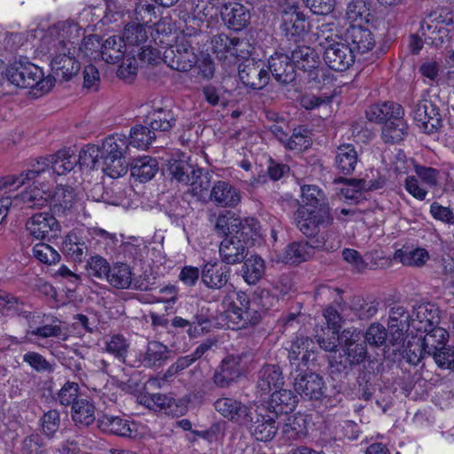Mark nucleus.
I'll return each mask as SVG.
<instances>
[{
    "mask_svg": "<svg viewBox=\"0 0 454 454\" xmlns=\"http://www.w3.org/2000/svg\"><path fill=\"white\" fill-rule=\"evenodd\" d=\"M176 115L170 109L157 108L151 114L150 127L155 131L167 132L176 125Z\"/></svg>",
    "mask_w": 454,
    "mask_h": 454,
    "instance_id": "obj_49",
    "label": "nucleus"
},
{
    "mask_svg": "<svg viewBox=\"0 0 454 454\" xmlns=\"http://www.w3.org/2000/svg\"><path fill=\"white\" fill-rule=\"evenodd\" d=\"M98 424L101 430L119 436H130L132 433L129 421L120 417L106 415L98 419Z\"/></svg>",
    "mask_w": 454,
    "mask_h": 454,
    "instance_id": "obj_46",
    "label": "nucleus"
},
{
    "mask_svg": "<svg viewBox=\"0 0 454 454\" xmlns=\"http://www.w3.org/2000/svg\"><path fill=\"white\" fill-rule=\"evenodd\" d=\"M344 39L356 56L367 53L375 46L372 31L361 25H350L344 33Z\"/></svg>",
    "mask_w": 454,
    "mask_h": 454,
    "instance_id": "obj_18",
    "label": "nucleus"
},
{
    "mask_svg": "<svg viewBox=\"0 0 454 454\" xmlns=\"http://www.w3.org/2000/svg\"><path fill=\"white\" fill-rule=\"evenodd\" d=\"M411 325L417 331L427 332L437 327L440 323L439 308L433 303H420L413 308Z\"/></svg>",
    "mask_w": 454,
    "mask_h": 454,
    "instance_id": "obj_24",
    "label": "nucleus"
},
{
    "mask_svg": "<svg viewBox=\"0 0 454 454\" xmlns=\"http://www.w3.org/2000/svg\"><path fill=\"white\" fill-rule=\"evenodd\" d=\"M294 386L297 393L310 400H320L325 395L324 380L314 372L296 378Z\"/></svg>",
    "mask_w": 454,
    "mask_h": 454,
    "instance_id": "obj_27",
    "label": "nucleus"
},
{
    "mask_svg": "<svg viewBox=\"0 0 454 454\" xmlns=\"http://www.w3.org/2000/svg\"><path fill=\"white\" fill-rule=\"evenodd\" d=\"M268 72L281 84L293 82L297 75L296 67L287 51L285 52L276 51L268 59Z\"/></svg>",
    "mask_w": 454,
    "mask_h": 454,
    "instance_id": "obj_16",
    "label": "nucleus"
},
{
    "mask_svg": "<svg viewBox=\"0 0 454 454\" xmlns=\"http://www.w3.org/2000/svg\"><path fill=\"white\" fill-rule=\"evenodd\" d=\"M51 159L48 157H41L35 163L32 164L31 168L20 175H12L15 179L14 190L17 191L21 186H26L21 194L15 195L12 199H44L45 192L35 185V179L50 168Z\"/></svg>",
    "mask_w": 454,
    "mask_h": 454,
    "instance_id": "obj_11",
    "label": "nucleus"
},
{
    "mask_svg": "<svg viewBox=\"0 0 454 454\" xmlns=\"http://www.w3.org/2000/svg\"><path fill=\"white\" fill-rule=\"evenodd\" d=\"M412 317L403 305L395 304L389 310V331H393V328L397 325L402 328H410Z\"/></svg>",
    "mask_w": 454,
    "mask_h": 454,
    "instance_id": "obj_58",
    "label": "nucleus"
},
{
    "mask_svg": "<svg viewBox=\"0 0 454 454\" xmlns=\"http://www.w3.org/2000/svg\"><path fill=\"white\" fill-rule=\"evenodd\" d=\"M239 77L246 87L253 90L263 89L270 81L267 67L262 60L248 59L240 64Z\"/></svg>",
    "mask_w": 454,
    "mask_h": 454,
    "instance_id": "obj_15",
    "label": "nucleus"
},
{
    "mask_svg": "<svg viewBox=\"0 0 454 454\" xmlns=\"http://www.w3.org/2000/svg\"><path fill=\"white\" fill-rule=\"evenodd\" d=\"M295 215L297 228L307 238L320 236V227L329 226L333 220L325 200H307L299 205Z\"/></svg>",
    "mask_w": 454,
    "mask_h": 454,
    "instance_id": "obj_3",
    "label": "nucleus"
},
{
    "mask_svg": "<svg viewBox=\"0 0 454 454\" xmlns=\"http://www.w3.org/2000/svg\"><path fill=\"white\" fill-rule=\"evenodd\" d=\"M363 337L366 345L380 348L387 342V332L382 325L374 323L368 327L365 333H363Z\"/></svg>",
    "mask_w": 454,
    "mask_h": 454,
    "instance_id": "obj_59",
    "label": "nucleus"
},
{
    "mask_svg": "<svg viewBox=\"0 0 454 454\" xmlns=\"http://www.w3.org/2000/svg\"><path fill=\"white\" fill-rule=\"evenodd\" d=\"M96 407L86 398H81L71 407V418L78 427H88L96 420Z\"/></svg>",
    "mask_w": 454,
    "mask_h": 454,
    "instance_id": "obj_32",
    "label": "nucleus"
},
{
    "mask_svg": "<svg viewBox=\"0 0 454 454\" xmlns=\"http://www.w3.org/2000/svg\"><path fill=\"white\" fill-rule=\"evenodd\" d=\"M242 262L241 275L245 282L248 285L257 284L265 273L264 260L257 254H253Z\"/></svg>",
    "mask_w": 454,
    "mask_h": 454,
    "instance_id": "obj_38",
    "label": "nucleus"
},
{
    "mask_svg": "<svg viewBox=\"0 0 454 454\" xmlns=\"http://www.w3.org/2000/svg\"><path fill=\"white\" fill-rule=\"evenodd\" d=\"M350 309L359 319L365 320L372 317L378 311L376 301H366L362 296L356 295L350 300Z\"/></svg>",
    "mask_w": 454,
    "mask_h": 454,
    "instance_id": "obj_55",
    "label": "nucleus"
},
{
    "mask_svg": "<svg viewBox=\"0 0 454 454\" xmlns=\"http://www.w3.org/2000/svg\"><path fill=\"white\" fill-rule=\"evenodd\" d=\"M240 237L231 234L228 231L226 237L221 241L219 246V254L222 262L227 265L238 264L247 258L248 254V247Z\"/></svg>",
    "mask_w": 454,
    "mask_h": 454,
    "instance_id": "obj_17",
    "label": "nucleus"
},
{
    "mask_svg": "<svg viewBox=\"0 0 454 454\" xmlns=\"http://www.w3.org/2000/svg\"><path fill=\"white\" fill-rule=\"evenodd\" d=\"M219 262L205 263L201 270V281L209 289L221 290L226 286L231 278V269Z\"/></svg>",
    "mask_w": 454,
    "mask_h": 454,
    "instance_id": "obj_21",
    "label": "nucleus"
},
{
    "mask_svg": "<svg viewBox=\"0 0 454 454\" xmlns=\"http://www.w3.org/2000/svg\"><path fill=\"white\" fill-rule=\"evenodd\" d=\"M262 319V313L257 309L256 303H252L251 306L245 308L240 312H235L234 317H231L239 328H246L248 325H255Z\"/></svg>",
    "mask_w": 454,
    "mask_h": 454,
    "instance_id": "obj_53",
    "label": "nucleus"
},
{
    "mask_svg": "<svg viewBox=\"0 0 454 454\" xmlns=\"http://www.w3.org/2000/svg\"><path fill=\"white\" fill-rule=\"evenodd\" d=\"M297 403V395L292 390L279 388L271 394L265 412L279 419L282 415L286 416L294 411Z\"/></svg>",
    "mask_w": 454,
    "mask_h": 454,
    "instance_id": "obj_23",
    "label": "nucleus"
},
{
    "mask_svg": "<svg viewBox=\"0 0 454 454\" xmlns=\"http://www.w3.org/2000/svg\"><path fill=\"white\" fill-rule=\"evenodd\" d=\"M231 234L240 237L247 246H254L255 242L262 237L260 223L254 218H245L228 227Z\"/></svg>",
    "mask_w": 454,
    "mask_h": 454,
    "instance_id": "obj_29",
    "label": "nucleus"
},
{
    "mask_svg": "<svg viewBox=\"0 0 454 454\" xmlns=\"http://www.w3.org/2000/svg\"><path fill=\"white\" fill-rule=\"evenodd\" d=\"M341 352L330 362L331 373L346 379L353 368L370 359L363 332L356 328L345 329L340 334Z\"/></svg>",
    "mask_w": 454,
    "mask_h": 454,
    "instance_id": "obj_2",
    "label": "nucleus"
},
{
    "mask_svg": "<svg viewBox=\"0 0 454 454\" xmlns=\"http://www.w3.org/2000/svg\"><path fill=\"white\" fill-rule=\"evenodd\" d=\"M282 51H287L296 67L301 72L309 83L319 84L328 78L329 71L323 66L317 51L309 46L297 44L284 46Z\"/></svg>",
    "mask_w": 454,
    "mask_h": 454,
    "instance_id": "obj_5",
    "label": "nucleus"
},
{
    "mask_svg": "<svg viewBox=\"0 0 454 454\" xmlns=\"http://www.w3.org/2000/svg\"><path fill=\"white\" fill-rule=\"evenodd\" d=\"M100 149V155H129V143L128 137L123 134H114L108 136L102 142Z\"/></svg>",
    "mask_w": 454,
    "mask_h": 454,
    "instance_id": "obj_42",
    "label": "nucleus"
},
{
    "mask_svg": "<svg viewBox=\"0 0 454 454\" xmlns=\"http://www.w3.org/2000/svg\"><path fill=\"white\" fill-rule=\"evenodd\" d=\"M285 421L282 434L287 440L293 441L306 435L305 419L302 416H288Z\"/></svg>",
    "mask_w": 454,
    "mask_h": 454,
    "instance_id": "obj_52",
    "label": "nucleus"
},
{
    "mask_svg": "<svg viewBox=\"0 0 454 454\" xmlns=\"http://www.w3.org/2000/svg\"><path fill=\"white\" fill-rule=\"evenodd\" d=\"M284 385L282 370L276 364H265L257 372L256 389L261 395H268Z\"/></svg>",
    "mask_w": 454,
    "mask_h": 454,
    "instance_id": "obj_26",
    "label": "nucleus"
},
{
    "mask_svg": "<svg viewBox=\"0 0 454 454\" xmlns=\"http://www.w3.org/2000/svg\"><path fill=\"white\" fill-rule=\"evenodd\" d=\"M417 177L427 188L434 187L440 180V171L434 168L413 164Z\"/></svg>",
    "mask_w": 454,
    "mask_h": 454,
    "instance_id": "obj_63",
    "label": "nucleus"
},
{
    "mask_svg": "<svg viewBox=\"0 0 454 454\" xmlns=\"http://www.w3.org/2000/svg\"><path fill=\"white\" fill-rule=\"evenodd\" d=\"M425 333L426 335L423 339H420V340L426 348L427 356H430L439 348H442L448 342L449 333L442 327L437 326L432 328V330H427Z\"/></svg>",
    "mask_w": 454,
    "mask_h": 454,
    "instance_id": "obj_47",
    "label": "nucleus"
},
{
    "mask_svg": "<svg viewBox=\"0 0 454 454\" xmlns=\"http://www.w3.org/2000/svg\"><path fill=\"white\" fill-rule=\"evenodd\" d=\"M242 41L238 37H230L225 34H218L212 38V49L220 60H224L230 53L231 57L238 55V46Z\"/></svg>",
    "mask_w": 454,
    "mask_h": 454,
    "instance_id": "obj_40",
    "label": "nucleus"
},
{
    "mask_svg": "<svg viewBox=\"0 0 454 454\" xmlns=\"http://www.w3.org/2000/svg\"><path fill=\"white\" fill-rule=\"evenodd\" d=\"M126 43L121 36L113 35L106 39L101 45V57L110 64H116L124 58Z\"/></svg>",
    "mask_w": 454,
    "mask_h": 454,
    "instance_id": "obj_37",
    "label": "nucleus"
},
{
    "mask_svg": "<svg viewBox=\"0 0 454 454\" xmlns=\"http://www.w3.org/2000/svg\"><path fill=\"white\" fill-rule=\"evenodd\" d=\"M29 234L36 239L51 240L60 235L61 227L53 215L35 214L26 224Z\"/></svg>",
    "mask_w": 454,
    "mask_h": 454,
    "instance_id": "obj_14",
    "label": "nucleus"
},
{
    "mask_svg": "<svg viewBox=\"0 0 454 454\" xmlns=\"http://www.w3.org/2000/svg\"><path fill=\"white\" fill-rule=\"evenodd\" d=\"M24 301L14 294L0 290V313L5 317L17 315L27 320L34 318V315L24 309Z\"/></svg>",
    "mask_w": 454,
    "mask_h": 454,
    "instance_id": "obj_31",
    "label": "nucleus"
},
{
    "mask_svg": "<svg viewBox=\"0 0 454 454\" xmlns=\"http://www.w3.org/2000/svg\"><path fill=\"white\" fill-rule=\"evenodd\" d=\"M106 281L116 289H128L132 282L130 267L124 262H114L110 266Z\"/></svg>",
    "mask_w": 454,
    "mask_h": 454,
    "instance_id": "obj_39",
    "label": "nucleus"
},
{
    "mask_svg": "<svg viewBox=\"0 0 454 454\" xmlns=\"http://www.w3.org/2000/svg\"><path fill=\"white\" fill-rule=\"evenodd\" d=\"M110 266L106 259L100 255H95L87 261L86 270L88 276L92 278L106 280Z\"/></svg>",
    "mask_w": 454,
    "mask_h": 454,
    "instance_id": "obj_56",
    "label": "nucleus"
},
{
    "mask_svg": "<svg viewBox=\"0 0 454 454\" xmlns=\"http://www.w3.org/2000/svg\"><path fill=\"white\" fill-rule=\"evenodd\" d=\"M42 433L52 438L60 427V413L58 410L52 409L43 414L40 418Z\"/></svg>",
    "mask_w": 454,
    "mask_h": 454,
    "instance_id": "obj_60",
    "label": "nucleus"
},
{
    "mask_svg": "<svg viewBox=\"0 0 454 454\" xmlns=\"http://www.w3.org/2000/svg\"><path fill=\"white\" fill-rule=\"evenodd\" d=\"M309 239H311L310 242H293L289 244L279 254L278 260L286 264H298L311 258L315 249L332 251L339 247V242L334 244L328 240L329 231H323L320 236Z\"/></svg>",
    "mask_w": 454,
    "mask_h": 454,
    "instance_id": "obj_9",
    "label": "nucleus"
},
{
    "mask_svg": "<svg viewBox=\"0 0 454 454\" xmlns=\"http://www.w3.org/2000/svg\"><path fill=\"white\" fill-rule=\"evenodd\" d=\"M82 35L77 24L61 21L50 27L42 36L38 51L51 58L55 77L69 81L79 72L81 65L74 54Z\"/></svg>",
    "mask_w": 454,
    "mask_h": 454,
    "instance_id": "obj_1",
    "label": "nucleus"
},
{
    "mask_svg": "<svg viewBox=\"0 0 454 454\" xmlns=\"http://www.w3.org/2000/svg\"><path fill=\"white\" fill-rule=\"evenodd\" d=\"M404 111L400 116L395 117L391 121L383 125L381 129V138L387 144H398L408 136L409 126L404 120Z\"/></svg>",
    "mask_w": 454,
    "mask_h": 454,
    "instance_id": "obj_30",
    "label": "nucleus"
},
{
    "mask_svg": "<svg viewBox=\"0 0 454 454\" xmlns=\"http://www.w3.org/2000/svg\"><path fill=\"white\" fill-rule=\"evenodd\" d=\"M56 322H59V320L57 317H51V324H46L36 328H34L29 324L28 329L27 330V336H37L43 339L56 337L66 340L68 335L63 331L60 325L54 324Z\"/></svg>",
    "mask_w": 454,
    "mask_h": 454,
    "instance_id": "obj_50",
    "label": "nucleus"
},
{
    "mask_svg": "<svg viewBox=\"0 0 454 454\" xmlns=\"http://www.w3.org/2000/svg\"><path fill=\"white\" fill-rule=\"evenodd\" d=\"M394 259L403 265L420 267L429 259V254L424 248L398 249L395 252Z\"/></svg>",
    "mask_w": 454,
    "mask_h": 454,
    "instance_id": "obj_48",
    "label": "nucleus"
},
{
    "mask_svg": "<svg viewBox=\"0 0 454 454\" xmlns=\"http://www.w3.org/2000/svg\"><path fill=\"white\" fill-rule=\"evenodd\" d=\"M192 37L184 36L175 45L165 49L162 61L173 70L187 72L198 62L192 47Z\"/></svg>",
    "mask_w": 454,
    "mask_h": 454,
    "instance_id": "obj_10",
    "label": "nucleus"
},
{
    "mask_svg": "<svg viewBox=\"0 0 454 454\" xmlns=\"http://www.w3.org/2000/svg\"><path fill=\"white\" fill-rule=\"evenodd\" d=\"M215 410L228 420L243 424L252 410L240 401L231 397H220L214 403Z\"/></svg>",
    "mask_w": 454,
    "mask_h": 454,
    "instance_id": "obj_25",
    "label": "nucleus"
},
{
    "mask_svg": "<svg viewBox=\"0 0 454 454\" xmlns=\"http://www.w3.org/2000/svg\"><path fill=\"white\" fill-rule=\"evenodd\" d=\"M333 45L324 51L325 63L334 71H346L355 63L356 56L346 43Z\"/></svg>",
    "mask_w": 454,
    "mask_h": 454,
    "instance_id": "obj_20",
    "label": "nucleus"
},
{
    "mask_svg": "<svg viewBox=\"0 0 454 454\" xmlns=\"http://www.w3.org/2000/svg\"><path fill=\"white\" fill-rule=\"evenodd\" d=\"M286 5L280 25L281 35L284 37L282 47L300 44L309 31V23L306 20L305 15L298 11L297 0H286Z\"/></svg>",
    "mask_w": 454,
    "mask_h": 454,
    "instance_id": "obj_8",
    "label": "nucleus"
},
{
    "mask_svg": "<svg viewBox=\"0 0 454 454\" xmlns=\"http://www.w3.org/2000/svg\"><path fill=\"white\" fill-rule=\"evenodd\" d=\"M262 411L265 409L251 410L243 425L257 441L266 442L274 438L281 422L274 415Z\"/></svg>",
    "mask_w": 454,
    "mask_h": 454,
    "instance_id": "obj_12",
    "label": "nucleus"
},
{
    "mask_svg": "<svg viewBox=\"0 0 454 454\" xmlns=\"http://www.w3.org/2000/svg\"><path fill=\"white\" fill-rule=\"evenodd\" d=\"M77 162L80 168L101 169L100 149L95 145H87L79 153Z\"/></svg>",
    "mask_w": 454,
    "mask_h": 454,
    "instance_id": "obj_51",
    "label": "nucleus"
},
{
    "mask_svg": "<svg viewBox=\"0 0 454 454\" xmlns=\"http://www.w3.org/2000/svg\"><path fill=\"white\" fill-rule=\"evenodd\" d=\"M403 111L404 109L400 104L394 101H384L368 106L365 116L371 122L385 125L393 118L400 116Z\"/></svg>",
    "mask_w": 454,
    "mask_h": 454,
    "instance_id": "obj_28",
    "label": "nucleus"
},
{
    "mask_svg": "<svg viewBox=\"0 0 454 454\" xmlns=\"http://www.w3.org/2000/svg\"><path fill=\"white\" fill-rule=\"evenodd\" d=\"M156 140L155 130L151 127L137 125L131 128L129 136L128 137L129 147L130 145L146 150L148 149Z\"/></svg>",
    "mask_w": 454,
    "mask_h": 454,
    "instance_id": "obj_43",
    "label": "nucleus"
},
{
    "mask_svg": "<svg viewBox=\"0 0 454 454\" xmlns=\"http://www.w3.org/2000/svg\"><path fill=\"white\" fill-rule=\"evenodd\" d=\"M358 161L356 147L351 144H343L337 147L335 156L336 168L344 175L354 172Z\"/></svg>",
    "mask_w": 454,
    "mask_h": 454,
    "instance_id": "obj_33",
    "label": "nucleus"
},
{
    "mask_svg": "<svg viewBox=\"0 0 454 454\" xmlns=\"http://www.w3.org/2000/svg\"><path fill=\"white\" fill-rule=\"evenodd\" d=\"M62 251L73 261L82 262L88 252V247L75 232H69L62 243Z\"/></svg>",
    "mask_w": 454,
    "mask_h": 454,
    "instance_id": "obj_45",
    "label": "nucleus"
},
{
    "mask_svg": "<svg viewBox=\"0 0 454 454\" xmlns=\"http://www.w3.org/2000/svg\"><path fill=\"white\" fill-rule=\"evenodd\" d=\"M80 387L78 383L67 381L57 394V399L62 406H71L81 398H79Z\"/></svg>",
    "mask_w": 454,
    "mask_h": 454,
    "instance_id": "obj_62",
    "label": "nucleus"
},
{
    "mask_svg": "<svg viewBox=\"0 0 454 454\" xmlns=\"http://www.w3.org/2000/svg\"><path fill=\"white\" fill-rule=\"evenodd\" d=\"M340 182L344 183L347 187L341 189L345 199H358V192L377 190L382 186L380 181H366L364 179L340 178Z\"/></svg>",
    "mask_w": 454,
    "mask_h": 454,
    "instance_id": "obj_41",
    "label": "nucleus"
},
{
    "mask_svg": "<svg viewBox=\"0 0 454 454\" xmlns=\"http://www.w3.org/2000/svg\"><path fill=\"white\" fill-rule=\"evenodd\" d=\"M215 344V341L209 339L206 340L204 342L199 345L192 354L178 357L176 361L168 367L166 372V376H173L177 372L188 368L196 360L200 359Z\"/></svg>",
    "mask_w": 454,
    "mask_h": 454,
    "instance_id": "obj_35",
    "label": "nucleus"
},
{
    "mask_svg": "<svg viewBox=\"0 0 454 454\" xmlns=\"http://www.w3.org/2000/svg\"><path fill=\"white\" fill-rule=\"evenodd\" d=\"M253 359L254 353L250 350L227 355L215 370L213 383L220 388L231 387L243 376Z\"/></svg>",
    "mask_w": 454,
    "mask_h": 454,
    "instance_id": "obj_7",
    "label": "nucleus"
},
{
    "mask_svg": "<svg viewBox=\"0 0 454 454\" xmlns=\"http://www.w3.org/2000/svg\"><path fill=\"white\" fill-rule=\"evenodd\" d=\"M170 350L159 341H150L142 356V364L148 368L160 367L168 358Z\"/></svg>",
    "mask_w": 454,
    "mask_h": 454,
    "instance_id": "obj_36",
    "label": "nucleus"
},
{
    "mask_svg": "<svg viewBox=\"0 0 454 454\" xmlns=\"http://www.w3.org/2000/svg\"><path fill=\"white\" fill-rule=\"evenodd\" d=\"M128 156L100 155L101 170L112 178H118L128 172Z\"/></svg>",
    "mask_w": 454,
    "mask_h": 454,
    "instance_id": "obj_44",
    "label": "nucleus"
},
{
    "mask_svg": "<svg viewBox=\"0 0 454 454\" xmlns=\"http://www.w3.org/2000/svg\"><path fill=\"white\" fill-rule=\"evenodd\" d=\"M168 170L173 178L189 185L185 193L198 199L207 194L211 186L210 175L204 173L202 168H195L184 160H174L169 163Z\"/></svg>",
    "mask_w": 454,
    "mask_h": 454,
    "instance_id": "obj_6",
    "label": "nucleus"
},
{
    "mask_svg": "<svg viewBox=\"0 0 454 454\" xmlns=\"http://www.w3.org/2000/svg\"><path fill=\"white\" fill-rule=\"evenodd\" d=\"M441 369H454V347L447 344L430 355Z\"/></svg>",
    "mask_w": 454,
    "mask_h": 454,
    "instance_id": "obj_64",
    "label": "nucleus"
},
{
    "mask_svg": "<svg viewBox=\"0 0 454 454\" xmlns=\"http://www.w3.org/2000/svg\"><path fill=\"white\" fill-rule=\"evenodd\" d=\"M129 349V340L121 334H114L106 343V350L124 363Z\"/></svg>",
    "mask_w": 454,
    "mask_h": 454,
    "instance_id": "obj_54",
    "label": "nucleus"
},
{
    "mask_svg": "<svg viewBox=\"0 0 454 454\" xmlns=\"http://www.w3.org/2000/svg\"><path fill=\"white\" fill-rule=\"evenodd\" d=\"M316 344L312 339L304 335H296L292 340L288 358L292 365L299 370L301 365L307 367L310 361L315 360Z\"/></svg>",
    "mask_w": 454,
    "mask_h": 454,
    "instance_id": "obj_19",
    "label": "nucleus"
},
{
    "mask_svg": "<svg viewBox=\"0 0 454 454\" xmlns=\"http://www.w3.org/2000/svg\"><path fill=\"white\" fill-rule=\"evenodd\" d=\"M123 42L129 45H138L147 39V33L145 27L140 23L127 24L123 30Z\"/></svg>",
    "mask_w": 454,
    "mask_h": 454,
    "instance_id": "obj_61",
    "label": "nucleus"
},
{
    "mask_svg": "<svg viewBox=\"0 0 454 454\" xmlns=\"http://www.w3.org/2000/svg\"><path fill=\"white\" fill-rule=\"evenodd\" d=\"M311 145V138L308 129L299 126L294 128L288 137L286 146L290 150L302 151Z\"/></svg>",
    "mask_w": 454,
    "mask_h": 454,
    "instance_id": "obj_57",
    "label": "nucleus"
},
{
    "mask_svg": "<svg viewBox=\"0 0 454 454\" xmlns=\"http://www.w3.org/2000/svg\"><path fill=\"white\" fill-rule=\"evenodd\" d=\"M159 170L158 161L150 156L137 159L130 167V174L140 183L152 180Z\"/></svg>",
    "mask_w": 454,
    "mask_h": 454,
    "instance_id": "obj_34",
    "label": "nucleus"
},
{
    "mask_svg": "<svg viewBox=\"0 0 454 454\" xmlns=\"http://www.w3.org/2000/svg\"><path fill=\"white\" fill-rule=\"evenodd\" d=\"M221 17L224 24L233 30H241L250 23V9L238 2H230L223 5Z\"/></svg>",
    "mask_w": 454,
    "mask_h": 454,
    "instance_id": "obj_22",
    "label": "nucleus"
},
{
    "mask_svg": "<svg viewBox=\"0 0 454 454\" xmlns=\"http://www.w3.org/2000/svg\"><path fill=\"white\" fill-rule=\"evenodd\" d=\"M411 115L417 126L426 134L436 132L442 125L438 106L428 99L414 103Z\"/></svg>",
    "mask_w": 454,
    "mask_h": 454,
    "instance_id": "obj_13",
    "label": "nucleus"
},
{
    "mask_svg": "<svg viewBox=\"0 0 454 454\" xmlns=\"http://www.w3.org/2000/svg\"><path fill=\"white\" fill-rule=\"evenodd\" d=\"M7 80L18 88L35 89L42 93L48 92L56 78H44L43 70L28 61H15L6 69Z\"/></svg>",
    "mask_w": 454,
    "mask_h": 454,
    "instance_id": "obj_4",
    "label": "nucleus"
}]
</instances>
